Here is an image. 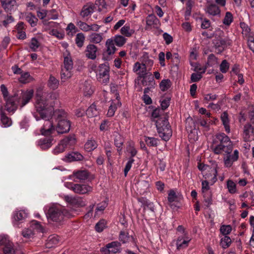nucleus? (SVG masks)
Instances as JSON below:
<instances>
[{"label":"nucleus","mask_w":254,"mask_h":254,"mask_svg":"<svg viewBox=\"0 0 254 254\" xmlns=\"http://www.w3.org/2000/svg\"><path fill=\"white\" fill-rule=\"evenodd\" d=\"M146 25L150 27H158L160 25L159 20L155 15H149L146 19Z\"/></svg>","instance_id":"28"},{"label":"nucleus","mask_w":254,"mask_h":254,"mask_svg":"<svg viewBox=\"0 0 254 254\" xmlns=\"http://www.w3.org/2000/svg\"><path fill=\"white\" fill-rule=\"evenodd\" d=\"M221 233L224 236L229 234L232 231V227L230 225H222L220 228Z\"/></svg>","instance_id":"58"},{"label":"nucleus","mask_w":254,"mask_h":254,"mask_svg":"<svg viewBox=\"0 0 254 254\" xmlns=\"http://www.w3.org/2000/svg\"><path fill=\"white\" fill-rule=\"evenodd\" d=\"M97 47L93 44H89L85 50L86 56L90 59L94 60L96 58Z\"/></svg>","instance_id":"21"},{"label":"nucleus","mask_w":254,"mask_h":254,"mask_svg":"<svg viewBox=\"0 0 254 254\" xmlns=\"http://www.w3.org/2000/svg\"><path fill=\"white\" fill-rule=\"evenodd\" d=\"M73 175L75 176L76 179L80 181H84L87 179L88 177V173L85 170L78 171L74 172Z\"/></svg>","instance_id":"37"},{"label":"nucleus","mask_w":254,"mask_h":254,"mask_svg":"<svg viewBox=\"0 0 254 254\" xmlns=\"http://www.w3.org/2000/svg\"><path fill=\"white\" fill-rule=\"evenodd\" d=\"M243 137L245 141H250L254 138V128L250 124L246 125L244 128Z\"/></svg>","instance_id":"17"},{"label":"nucleus","mask_w":254,"mask_h":254,"mask_svg":"<svg viewBox=\"0 0 254 254\" xmlns=\"http://www.w3.org/2000/svg\"><path fill=\"white\" fill-rule=\"evenodd\" d=\"M99 111L94 104H92L86 110V115L89 118L97 116Z\"/></svg>","instance_id":"36"},{"label":"nucleus","mask_w":254,"mask_h":254,"mask_svg":"<svg viewBox=\"0 0 254 254\" xmlns=\"http://www.w3.org/2000/svg\"><path fill=\"white\" fill-rule=\"evenodd\" d=\"M32 80L33 78L30 76L29 73L27 72H22L19 78V82L22 83H29Z\"/></svg>","instance_id":"38"},{"label":"nucleus","mask_w":254,"mask_h":254,"mask_svg":"<svg viewBox=\"0 0 254 254\" xmlns=\"http://www.w3.org/2000/svg\"><path fill=\"white\" fill-rule=\"evenodd\" d=\"M115 136V144L116 146L119 149L123 144V139L120 134L116 133Z\"/></svg>","instance_id":"52"},{"label":"nucleus","mask_w":254,"mask_h":254,"mask_svg":"<svg viewBox=\"0 0 254 254\" xmlns=\"http://www.w3.org/2000/svg\"><path fill=\"white\" fill-rule=\"evenodd\" d=\"M107 206V203L106 201L102 202L98 204L95 211V215H97L102 213Z\"/></svg>","instance_id":"56"},{"label":"nucleus","mask_w":254,"mask_h":254,"mask_svg":"<svg viewBox=\"0 0 254 254\" xmlns=\"http://www.w3.org/2000/svg\"><path fill=\"white\" fill-rule=\"evenodd\" d=\"M218 168V165L216 162L212 164L211 167L205 172H203V176L208 181L212 183H215L217 181V175Z\"/></svg>","instance_id":"9"},{"label":"nucleus","mask_w":254,"mask_h":254,"mask_svg":"<svg viewBox=\"0 0 254 254\" xmlns=\"http://www.w3.org/2000/svg\"><path fill=\"white\" fill-rule=\"evenodd\" d=\"M216 139L219 143L213 148L215 154L228 155L231 154L233 149V144L230 138L224 133H220L216 135Z\"/></svg>","instance_id":"3"},{"label":"nucleus","mask_w":254,"mask_h":254,"mask_svg":"<svg viewBox=\"0 0 254 254\" xmlns=\"http://www.w3.org/2000/svg\"><path fill=\"white\" fill-rule=\"evenodd\" d=\"M239 152L238 150H235L232 154L224 155L223 161L226 167L229 168L232 166L233 163L238 160Z\"/></svg>","instance_id":"13"},{"label":"nucleus","mask_w":254,"mask_h":254,"mask_svg":"<svg viewBox=\"0 0 254 254\" xmlns=\"http://www.w3.org/2000/svg\"><path fill=\"white\" fill-rule=\"evenodd\" d=\"M26 19L32 26H35L38 21L37 18L31 13L27 14Z\"/></svg>","instance_id":"50"},{"label":"nucleus","mask_w":254,"mask_h":254,"mask_svg":"<svg viewBox=\"0 0 254 254\" xmlns=\"http://www.w3.org/2000/svg\"><path fill=\"white\" fill-rule=\"evenodd\" d=\"M64 185L74 192L79 194H85L92 190V188L91 186L85 184H74L71 182H65Z\"/></svg>","instance_id":"8"},{"label":"nucleus","mask_w":254,"mask_h":254,"mask_svg":"<svg viewBox=\"0 0 254 254\" xmlns=\"http://www.w3.org/2000/svg\"><path fill=\"white\" fill-rule=\"evenodd\" d=\"M63 210V207L57 204H51L44 207L48 220L56 222H61L64 219Z\"/></svg>","instance_id":"4"},{"label":"nucleus","mask_w":254,"mask_h":254,"mask_svg":"<svg viewBox=\"0 0 254 254\" xmlns=\"http://www.w3.org/2000/svg\"><path fill=\"white\" fill-rule=\"evenodd\" d=\"M134 160L132 158H130L129 160H128L126 164V165L125 166V169H124V174L125 176H126L127 174V173L130 170L132 164L134 162Z\"/></svg>","instance_id":"62"},{"label":"nucleus","mask_w":254,"mask_h":254,"mask_svg":"<svg viewBox=\"0 0 254 254\" xmlns=\"http://www.w3.org/2000/svg\"><path fill=\"white\" fill-rule=\"evenodd\" d=\"M121 105V103L119 99V96H117L115 100H112L111 104L108 111L107 115L108 117H112L114 115L115 111L118 107Z\"/></svg>","instance_id":"19"},{"label":"nucleus","mask_w":254,"mask_h":254,"mask_svg":"<svg viewBox=\"0 0 254 254\" xmlns=\"http://www.w3.org/2000/svg\"><path fill=\"white\" fill-rule=\"evenodd\" d=\"M76 27L72 23H69L66 28L67 34L70 35H73V34H75L76 32Z\"/></svg>","instance_id":"57"},{"label":"nucleus","mask_w":254,"mask_h":254,"mask_svg":"<svg viewBox=\"0 0 254 254\" xmlns=\"http://www.w3.org/2000/svg\"><path fill=\"white\" fill-rule=\"evenodd\" d=\"M65 149L71 148L76 143V139L73 136L65 137L61 141Z\"/></svg>","instance_id":"26"},{"label":"nucleus","mask_w":254,"mask_h":254,"mask_svg":"<svg viewBox=\"0 0 254 254\" xmlns=\"http://www.w3.org/2000/svg\"><path fill=\"white\" fill-rule=\"evenodd\" d=\"M48 96L46 93H42L41 89L37 90L35 108L43 122L41 128V134L49 135L55 130L61 134L68 132L70 123L67 120L65 113L60 110L54 111L47 99Z\"/></svg>","instance_id":"1"},{"label":"nucleus","mask_w":254,"mask_h":254,"mask_svg":"<svg viewBox=\"0 0 254 254\" xmlns=\"http://www.w3.org/2000/svg\"><path fill=\"white\" fill-rule=\"evenodd\" d=\"M64 200L72 205H77L78 206H83L85 205V202L79 197L65 195Z\"/></svg>","instance_id":"24"},{"label":"nucleus","mask_w":254,"mask_h":254,"mask_svg":"<svg viewBox=\"0 0 254 254\" xmlns=\"http://www.w3.org/2000/svg\"><path fill=\"white\" fill-rule=\"evenodd\" d=\"M110 67L108 63L101 64L96 71V77L101 83L106 84L110 79Z\"/></svg>","instance_id":"7"},{"label":"nucleus","mask_w":254,"mask_h":254,"mask_svg":"<svg viewBox=\"0 0 254 254\" xmlns=\"http://www.w3.org/2000/svg\"><path fill=\"white\" fill-rule=\"evenodd\" d=\"M240 26L242 29V34L246 37L249 38L251 36V29L245 23L241 22Z\"/></svg>","instance_id":"47"},{"label":"nucleus","mask_w":254,"mask_h":254,"mask_svg":"<svg viewBox=\"0 0 254 254\" xmlns=\"http://www.w3.org/2000/svg\"><path fill=\"white\" fill-rule=\"evenodd\" d=\"M229 67V64L226 60H223L220 65V70L222 73H226Z\"/></svg>","instance_id":"63"},{"label":"nucleus","mask_w":254,"mask_h":254,"mask_svg":"<svg viewBox=\"0 0 254 254\" xmlns=\"http://www.w3.org/2000/svg\"><path fill=\"white\" fill-rule=\"evenodd\" d=\"M145 141L150 146H155L158 144V140L154 137H145Z\"/></svg>","instance_id":"53"},{"label":"nucleus","mask_w":254,"mask_h":254,"mask_svg":"<svg viewBox=\"0 0 254 254\" xmlns=\"http://www.w3.org/2000/svg\"><path fill=\"white\" fill-rule=\"evenodd\" d=\"M121 245L118 242H112L107 244L105 248L102 249L104 254H115L120 252Z\"/></svg>","instance_id":"12"},{"label":"nucleus","mask_w":254,"mask_h":254,"mask_svg":"<svg viewBox=\"0 0 254 254\" xmlns=\"http://www.w3.org/2000/svg\"><path fill=\"white\" fill-rule=\"evenodd\" d=\"M83 156L79 153L73 152L67 154L64 157V160L67 162L81 161Z\"/></svg>","instance_id":"23"},{"label":"nucleus","mask_w":254,"mask_h":254,"mask_svg":"<svg viewBox=\"0 0 254 254\" xmlns=\"http://www.w3.org/2000/svg\"><path fill=\"white\" fill-rule=\"evenodd\" d=\"M2 7L6 12H10L16 8L15 0H1Z\"/></svg>","instance_id":"22"},{"label":"nucleus","mask_w":254,"mask_h":254,"mask_svg":"<svg viewBox=\"0 0 254 254\" xmlns=\"http://www.w3.org/2000/svg\"><path fill=\"white\" fill-rule=\"evenodd\" d=\"M170 81L168 79H164L160 83V88L163 91L167 90L170 87Z\"/></svg>","instance_id":"61"},{"label":"nucleus","mask_w":254,"mask_h":254,"mask_svg":"<svg viewBox=\"0 0 254 254\" xmlns=\"http://www.w3.org/2000/svg\"><path fill=\"white\" fill-rule=\"evenodd\" d=\"M168 200L169 206L173 210L177 209L178 207V197L174 190H170L168 193Z\"/></svg>","instance_id":"14"},{"label":"nucleus","mask_w":254,"mask_h":254,"mask_svg":"<svg viewBox=\"0 0 254 254\" xmlns=\"http://www.w3.org/2000/svg\"><path fill=\"white\" fill-rule=\"evenodd\" d=\"M0 121L2 126L4 127H9L12 125L11 119L5 116L2 111L1 112Z\"/></svg>","instance_id":"40"},{"label":"nucleus","mask_w":254,"mask_h":254,"mask_svg":"<svg viewBox=\"0 0 254 254\" xmlns=\"http://www.w3.org/2000/svg\"><path fill=\"white\" fill-rule=\"evenodd\" d=\"M59 84V80L54 76L50 75L48 82V86L52 89L55 90L58 88Z\"/></svg>","instance_id":"39"},{"label":"nucleus","mask_w":254,"mask_h":254,"mask_svg":"<svg viewBox=\"0 0 254 254\" xmlns=\"http://www.w3.org/2000/svg\"><path fill=\"white\" fill-rule=\"evenodd\" d=\"M156 126L159 136L164 140L169 139L172 132L168 120L165 117L159 118L156 121Z\"/></svg>","instance_id":"5"},{"label":"nucleus","mask_w":254,"mask_h":254,"mask_svg":"<svg viewBox=\"0 0 254 254\" xmlns=\"http://www.w3.org/2000/svg\"><path fill=\"white\" fill-rule=\"evenodd\" d=\"M231 243V239L227 236H224L221 239L220 245L224 249H226L229 247Z\"/></svg>","instance_id":"48"},{"label":"nucleus","mask_w":254,"mask_h":254,"mask_svg":"<svg viewBox=\"0 0 254 254\" xmlns=\"http://www.w3.org/2000/svg\"><path fill=\"white\" fill-rule=\"evenodd\" d=\"M63 67H66L69 69H73V62L70 56L67 54L66 56L64 57V65Z\"/></svg>","instance_id":"45"},{"label":"nucleus","mask_w":254,"mask_h":254,"mask_svg":"<svg viewBox=\"0 0 254 254\" xmlns=\"http://www.w3.org/2000/svg\"><path fill=\"white\" fill-rule=\"evenodd\" d=\"M119 240L123 244H125L133 241V238L129 236L127 233L124 232H121L119 236Z\"/></svg>","instance_id":"43"},{"label":"nucleus","mask_w":254,"mask_h":254,"mask_svg":"<svg viewBox=\"0 0 254 254\" xmlns=\"http://www.w3.org/2000/svg\"><path fill=\"white\" fill-rule=\"evenodd\" d=\"M106 226V222L105 220H101L95 225V229L98 232H102Z\"/></svg>","instance_id":"55"},{"label":"nucleus","mask_w":254,"mask_h":254,"mask_svg":"<svg viewBox=\"0 0 254 254\" xmlns=\"http://www.w3.org/2000/svg\"><path fill=\"white\" fill-rule=\"evenodd\" d=\"M1 92L5 101L6 110L9 113H14L17 109L18 106L22 108L29 102L34 94L32 89L25 91L19 89L13 91V95L8 96V91L4 84L0 86Z\"/></svg>","instance_id":"2"},{"label":"nucleus","mask_w":254,"mask_h":254,"mask_svg":"<svg viewBox=\"0 0 254 254\" xmlns=\"http://www.w3.org/2000/svg\"><path fill=\"white\" fill-rule=\"evenodd\" d=\"M226 188L228 192L231 194H235L237 192L236 184L232 180L229 179L227 181Z\"/></svg>","instance_id":"35"},{"label":"nucleus","mask_w":254,"mask_h":254,"mask_svg":"<svg viewBox=\"0 0 254 254\" xmlns=\"http://www.w3.org/2000/svg\"><path fill=\"white\" fill-rule=\"evenodd\" d=\"M231 40L228 37L219 38L214 40V44L218 52L221 53L228 46L231 45Z\"/></svg>","instance_id":"10"},{"label":"nucleus","mask_w":254,"mask_h":254,"mask_svg":"<svg viewBox=\"0 0 254 254\" xmlns=\"http://www.w3.org/2000/svg\"><path fill=\"white\" fill-rule=\"evenodd\" d=\"M89 41L93 43H100L103 40V34L92 33L88 36Z\"/></svg>","instance_id":"31"},{"label":"nucleus","mask_w":254,"mask_h":254,"mask_svg":"<svg viewBox=\"0 0 254 254\" xmlns=\"http://www.w3.org/2000/svg\"><path fill=\"white\" fill-rule=\"evenodd\" d=\"M83 95L85 97H90L93 93V90L91 84L87 82L84 83L82 87Z\"/></svg>","instance_id":"34"},{"label":"nucleus","mask_w":254,"mask_h":254,"mask_svg":"<svg viewBox=\"0 0 254 254\" xmlns=\"http://www.w3.org/2000/svg\"><path fill=\"white\" fill-rule=\"evenodd\" d=\"M191 238L188 233H184V234L178 237L176 241V247L178 250L186 248L191 241Z\"/></svg>","instance_id":"11"},{"label":"nucleus","mask_w":254,"mask_h":254,"mask_svg":"<svg viewBox=\"0 0 254 254\" xmlns=\"http://www.w3.org/2000/svg\"><path fill=\"white\" fill-rule=\"evenodd\" d=\"M233 21V15L232 13L229 11L225 13V16L223 19V23L225 26H229Z\"/></svg>","instance_id":"41"},{"label":"nucleus","mask_w":254,"mask_h":254,"mask_svg":"<svg viewBox=\"0 0 254 254\" xmlns=\"http://www.w3.org/2000/svg\"><path fill=\"white\" fill-rule=\"evenodd\" d=\"M85 40V36L82 33H78L75 38V43L78 47H82Z\"/></svg>","instance_id":"49"},{"label":"nucleus","mask_w":254,"mask_h":254,"mask_svg":"<svg viewBox=\"0 0 254 254\" xmlns=\"http://www.w3.org/2000/svg\"><path fill=\"white\" fill-rule=\"evenodd\" d=\"M72 75V69L66 67H62L61 70V79L65 81L70 78Z\"/></svg>","instance_id":"32"},{"label":"nucleus","mask_w":254,"mask_h":254,"mask_svg":"<svg viewBox=\"0 0 254 254\" xmlns=\"http://www.w3.org/2000/svg\"><path fill=\"white\" fill-rule=\"evenodd\" d=\"M221 120L224 127L225 131L227 133L230 132V121L228 118V115L226 112H223L221 115Z\"/></svg>","instance_id":"30"},{"label":"nucleus","mask_w":254,"mask_h":254,"mask_svg":"<svg viewBox=\"0 0 254 254\" xmlns=\"http://www.w3.org/2000/svg\"><path fill=\"white\" fill-rule=\"evenodd\" d=\"M206 12L210 15L216 16L220 14V10L216 5L212 4L206 7Z\"/></svg>","instance_id":"29"},{"label":"nucleus","mask_w":254,"mask_h":254,"mask_svg":"<svg viewBox=\"0 0 254 254\" xmlns=\"http://www.w3.org/2000/svg\"><path fill=\"white\" fill-rule=\"evenodd\" d=\"M4 19L2 20V23L3 26L7 27V25L12 23L14 21L13 18L10 15H7L6 16H4Z\"/></svg>","instance_id":"64"},{"label":"nucleus","mask_w":254,"mask_h":254,"mask_svg":"<svg viewBox=\"0 0 254 254\" xmlns=\"http://www.w3.org/2000/svg\"><path fill=\"white\" fill-rule=\"evenodd\" d=\"M60 243V240L59 236L52 235L48 237L45 245L47 248H52L58 246Z\"/></svg>","instance_id":"20"},{"label":"nucleus","mask_w":254,"mask_h":254,"mask_svg":"<svg viewBox=\"0 0 254 254\" xmlns=\"http://www.w3.org/2000/svg\"><path fill=\"white\" fill-rule=\"evenodd\" d=\"M95 5L90 2L87 3L82 8L80 15L83 17L85 18L93 13L95 10Z\"/></svg>","instance_id":"15"},{"label":"nucleus","mask_w":254,"mask_h":254,"mask_svg":"<svg viewBox=\"0 0 254 254\" xmlns=\"http://www.w3.org/2000/svg\"><path fill=\"white\" fill-rule=\"evenodd\" d=\"M3 254H15V250L13 243L5 245L2 249Z\"/></svg>","instance_id":"46"},{"label":"nucleus","mask_w":254,"mask_h":254,"mask_svg":"<svg viewBox=\"0 0 254 254\" xmlns=\"http://www.w3.org/2000/svg\"><path fill=\"white\" fill-rule=\"evenodd\" d=\"M106 54L111 56L113 55L116 51L113 40L108 39L106 42Z\"/></svg>","instance_id":"27"},{"label":"nucleus","mask_w":254,"mask_h":254,"mask_svg":"<svg viewBox=\"0 0 254 254\" xmlns=\"http://www.w3.org/2000/svg\"><path fill=\"white\" fill-rule=\"evenodd\" d=\"M27 217V213L25 210H15L13 213V223L14 225H17L18 221H22Z\"/></svg>","instance_id":"18"},{"label":"nucleus","mask_w":254,"mask_h":254,"mask_svg":"<svg viewBox=\"0 0 254 254\" xmlns=\"http://www.w3.org/2000/svg\"><path fill=\"white\" fill-rule=\"evenodd\" d=\"M186 128L188 130H190V133L189 134V138L190 139H193L195 140L197 139V137L195 136V131L193 129L195 128V125L193 120L191 118H188L186 120Z\"/></svg>","instance_id":"16"},{"label":"nucleus","mask_w":254,"mask_h":254,"mask_svg":"<svg viewBox=\"0 0 254 254\" xmlns=\"http://www.w3.org/2000/svg\"><path fill=\"white\" fill-rule=\"evenodd\" d=\"M11 243L12 242L9 240V237L7 235H0V246H3V247H5V245H8L9 243Z\"/></svg>","instance_id":"54"},{"label":"nucleus","mask_w":254,"mask_h":254,"mask_svg":"<svg viewBox=\"0 0 254 254\" xmlns=\"http://www.w3.org/2000/svg\"><path fill=\"white\" fill-rule=\"evenodd\" d=\"M97 146V144L94 140H89L85 144V149L90 152L95 149Z\"/></svg>","instance_id":"44"},{"label":"nucleus","mask_w":254,"mask_h":254,"mask_svg":"<svg viewBox=\"0 0 254 254\" xmlns=\"http://www.w3.org/2000/svg\"><path fill=\"white\" fill-rule=\"evenodd\" d=\"M113 41L117 46L122 47L126 43L127 39L122 35H117L114 37Z\"/></svg>","instance_id":"42"},{"label":"nucleus","mask_w":254,"mask_h":254,"mask_svg":"<svg viewBox=\"0 0 254 254\" xmlns=\"http://www.w3.org/2000/svg\"><path fill=\"white\" fill-rule=\"evenodd\" d=\"M77 24L79 28L83 31L88 32L90 31V25L87 24L85 22L79 21L77 22Z\"/></svg>","instance_id":"60"},{"label":"nucleus","mask_w":254,"mask_h":254,"mask_svg":"<svg viewBox=\"0 0 254 254\" xmlns=\"http://www.w3.org/2000/svg\"><path fill=\"white\" fill-rule=\"evenodd\" d=\"M120 33L126 37H129L134 33V30L131 29L129 25L126 24L120 29Z\"/></svg>","instance_id":"33"},{"label":"nucleus","mask_w":254,"mask_h":254,"mask_svg":"<svg viewBox=\"0 0 254 254\" xmlns=\"http://www.w3.org/2000/svg\"><path fill=\"white\" fill-rule=\"evenodd\" d=\"M44 227L36 220L31 221L27 227L22 232V236L25 238H32L36 233H43Z\"/></svg>","instance_id":"6"},{"label":"nucleus","mask_w":254,"mask_h":254,"mask_svg":"<svg viewBox=\"0 0 254 254\" xmlns=\"http://www.w3.org/2000/svg\"><path fill=\"white\" fill-rule=\"evenodd\" d=\"M190 64L191 66L194 67V70L197 73L202 74L204 73L206 71V67L202 66L200 64L198 63L192 64L190 62Z\"/></svg>","instance_id":"51"},{"label":"nucleus","mask_w":254,"mask_h":254,"mask_svg":"<svg viewBox=\"0 0 254 254\" xmlns=\"http://www.w3.org/2000/svg\"><path fill=\"white\" fill-rule=\"evenodd\" d=\"M53 141V139L51 138H43L39 139L37 143L41 149H47L52 145Z\"/></svg>","instance_id":"25"},{"label":"nucleus","mask_w":254,"mask_h":254,"mask_svg":"<svg viewBox=\"0 0 254 254\" xmlns=\"http://www.w3.org/2000/svg\"><path fill=\"white\" fill-rule=\"evenodd\" d=\"M65 150L62 143L60 142L56 146L55 148L53 150V152L54 154H58L59 153L63 152Z\"/></svg>","instance_id":"59"}]
</instances>
